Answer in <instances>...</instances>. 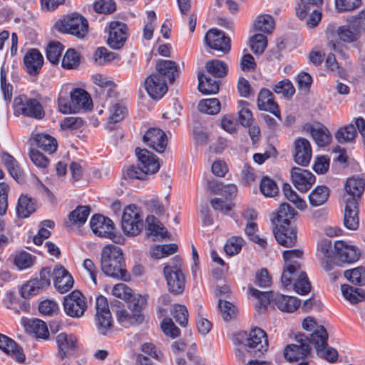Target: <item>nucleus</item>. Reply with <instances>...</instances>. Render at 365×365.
I'll return each instance as SVG.
<instances>
[{
    "mask_svg": "<svg viewBox=\"0 0 365 365\" xmlns=\"http://www.w3.org/2000/svg\"><path fill=\"white\" fill-rule=\"evenodd\" d=\"M303 255L301 250H290L283 252V258L285 262L281 277L284 287L291 285L292 279H295L293 284L295 292L301 295L308 294L311 290V283L305 272L301 270V264L297 260Z\"/></svg>",
    "mask_w": 365,
    "mask_h": 365,
    "instance_id": "obj_1",
    "label": "nucleus"
},
{
    "mask_svg": "<svg viewBox=\"0 0 365 365\" xmlns=\"http://www.w3.org/2000/svg\"><path fill=\"white\" fill-rule=\"evenodd\" d=\"M125 267L123 253L119 247L108 245L103 248L101 268L106 276L123 281H128L130 274Z\"/></svg>",
    "mask_w": 365,
    "mask_h": 365,
    "instance_id": "obj_2",
    "label": "nucleus"
},
{
    "mask_svg": "<svg viewBox=\"0 0 365 365\" xmlns=\"http://www.w3.org/2000/svg\"><path fill=\"white\" fill-rule=\"evenodd\" d=\"M55 27L61 33L68 34L80 39L83 38L88 32V20L76 12L68 14L57 21Z\"/></svg>",
    "mask_w": 365,
    "mask_h": 365,
    "instance_id": "obj_3",
    "label": "nucleus"
},
{
    "mask_svg": "<svg viewBox=\"0 0 365 365\" xmlns=\"http://www.w3.org/2000/svg\"><path fill=\"white\" fill-rule=\"evenodd\" d=\"M164 277L167 282L169 292L181 294L185 286V277L182 269V261L178 257H175L170 262L163 268Z\"/></svg>",
    "mask_w": 365,
    "mask_h": 365,
    "instance_id": "obj_4",
    "label": "nucleus"
},
{
    "mask_svg": "<svg viewBox=\"0 0 365 365\" xmlns=\"http://www.w3.org/2000/svg\"><path fill=\"white\" fill-rule=\"evenodd\" d=\"M14 106L19 114L35 120L44 118L46 112L42 103L36 98L21 95L14 98Z\"/></svg>",
    "mask_w": 365,
    "mask_h": 365,
    "instance_id": "obj_5",
    "label": "nucleus"
},
{
    "mask_svg": "<svg viewBox=\"0 0 365 365\" xmlns=\"http://www.w3.org/2000/svg\"><path fill=\"white\" fill-rule=\"evenodd\" d=\"M143 220L140 208L135 205L125 207L121 218V227L127 236H136L143 228Z\"/></svg>",
    "mask_w": 365,
    "mask_h": 365,
    "instance_id": "obj_6",
    "label": "nucleus"
},
{
    "mask_svg": "<svg viewBox=\"0 0 365 365\" xmlns=\"http://www.w3.org/2000/svg\"><path fill=\"white\" fill-rule=\"evenodd\" d=\"M51 269L50 267H43L39 273V277L31 278L24 284L21 288V295L24 299H29L41 293L51 284Z\"/></svg>",
    "mask_w": 365,
    "mask_h": 365,
    "instance_id": "obj_7",
    "label": "nucleus"
},
{
    "mask_svg": "<svg viewBox=\"0 0 365 365\" xmlns=\"http://www.w3.org/2000/svg\"><path fill=\"white\" fill-rule=\"evenodd\" d=\"M91 228L98 236L111 239L115 243H121L123 239L115 233L113 221L101 215H93L90 221Z\"/></svg>",
    "mask_w": 365,
    "mask_h": 365,
    "instance_id": "obj_8",
    "label": "nucleus"
},
{
    "mask_svg": "<svg viewBox=\"0 0 365 365\" xmlns=\"http://www.w3.org/2000/svg\"><path fill=\"white\" fill-rule=\"evenodd\" d=\"M63 305L65 313L72 318L81 317L88 307L86 297L78 290H73L66 296Z\"/></svg>",
    "mask_w": 365,
    "mask_h": 365,
    "instance_id": "obj_9",
    "label": "nucleus"
},
{
    "mask_svg": "<svg viewBox=\"0 0 365 365\" xmlns=\"http://www.w3.org/2000/svg\"><path fill=\"white\" fill-rule=\"evenodd\" d=\"M295 340L299 344L287 345L284 351V356L290 362L297 361L306 358L311 351L309 338L304 334L296 335Z\"/></svg>",
    "mask_w": 365,
    "mask_h": 365,
    "instance_id": "obj_10",
    "label": "nucleus"
},
{
    "mask_svg": "<svg viewBox=\"0 0 365 365\" xmlns=\"http://www.w3.org/2000/svg\"><path fill=\"white\" fill-rule=\"evenodd\" d=\"M128 28L126 24L113 21L109 23L107 44L113 49L123 48L128 38Z\"/></svg>",
    "mask_w": 365,
    "mask_h": 365,
    "instance_id": "obj_11",
    "label": "nucleus"
},
{
    "mask_svg": "<svg viewBox=\"0 0 365 365\" xmlns=\"http://www.w3.org/2000/svg\"><path fill=\"white\" fill-rule=\"evenodd\" d=\"M96 322L99 331L105 335L111 328L113 319L107 299L100 295L96 299Z\"/></svg>",
    "mask_w": 365,
    "mask_h": 365,
    "instance_id": "obj_12",
    "label": "nucleus"
},
{
    "mask_svg": "<svg viewBox=\"0 0 365 365\" xmlns=\"http://www.w3.org/2000/svg\"><path fill=\"white\" fill-rule=\"evenodd\" d=\"M205 44L212 50L220 51L222 55L231 50V39L225 34L217 29H210L205 36Z\"/></svg>",
    "mask_w": 365,
    "mask_h": 365,
    "instance_id": "obj_13",
    "label": "nucleus"
},
{
    "mask_svg": "<svg viewBox=\"0 0 365 365\" xmlns=\"http://www.w3.org/2000/svg\"><path fill=\"white\" fill-rule=\"evenodd\" d=\"M143 141L158 153H164L168 145L167 135L158 128H150L143 135Z\"/></svg>",
    "mask_w": 365,
    "mask_h": 365,
    "instance_id": "obj_14",
    "label": "nucleus"
},
{
    "mask_svg": "<svg viewBox=\"0 0 365 365\" xmlns=\"http://www.w3.org/2000/svg\"><path fill=\"white\" fill-rule=\"evenodd\" d=\"M246 345L253 350L256 356H260L268 349V340L266 332L259 327H255L249 334Z\"/></svg>",
    "mask_w": 365,
    "mask_h": 365,
    "instance_id": "obj_15",
    "label": "nucleus"
},
{
    "mask_svg": "<svg viewBox=\"0 0 365 365\" xmlns=\"http://www.w3.org/2000/svg\"><path fill=\"white\" fill-rule=\"evenodd\" d=\"M145 89L152 99L160 100L168 91L167 81L159 74L153 73L146 78Z\"/></svg>",
    "mask_w": 365,
    "mask_h": 365,
    "instance_id": "obj_16",
    "label": "nucleus"
},
{
    "mask_svg": "<svg viewBox=\"0 0 365 365\" xmlns=\"http://www.w3.org/2000/svg\"><path fill=\"white\" fill-rule=\"evenodd\" d=\"M58 356L63 360L72 356L77 349V339L73 334L60 333L56 337Z\"/></svg>",
    "mask_w": 365,
    "mask_h": 365,
    "instance_id": "obj_17",
    "label": "nucleus"
},
{
    "mask_svg": "<svg viewBox=\"0 0 365 365\" xmlns=\"http://www.w3.org/2000/svg\"><path fill=\"white\" fill-rule=\"evenodd\" d=\"M136 156L141 163V168L146 171L147 175L157 173L160 169L159 158L153 153L145 148H136Z\"/></svg>",
    "mask_w": 365,
    "mask_h": 365,
    "instance_id": "obj_18",
    "label": "nucleus"
},
{
    "mask_svg": "<svg viewBox=\"0 0 365 365\" xmlns=\"http://www.w3.org/2000/svg\"><path fill=\"white\" fill-rule=\"evenodd\" d=\"M53 275L54 287L59 293H66L73 287V277L63 266L56 265Z\"/></svg>",
    "mask_w": 365,
    "mask_h": 365,
    "instance_id": "obj_19",
    "label": "nucleus"
},
{
    "mask_svg": "<svg viewBox=\"0 0 365 365\" xmlns=\"http://www.w3.org/2000/svg\"><path fill=\"white\" fill-rule=\"evenodd\" d=\"M334 257L342 262L353 263L360 257L359 250L353 245H349L344 241H336L334 244Z\"/></svg>",
    "mask_w": 365,
    "mask_h": 365,
    "instance_id": "obj_20",
    "label": "nucleus"
},
{
    "mask_svg": "<svg viewBox=\"0 0 365 365\" xmlns=\"http://www.w3.org/2000/svg\"><path fill=\"white\" fill-rule=\"evenodd\" d=\"M24 65L29 75H38L43 65V55L38 49L30 48L24 57Z\"/></svg>",
    "mask_w": 365,
    "mask_h": 365,
    "instance_id": "obj_21",
    "label": "nucleus"
},
{
    "mask_svg": "<svg viewBox=\"0 0 365 365\" xmlns=\"http://www.w3.org/2000/svg\"><path fill=\"white\" fill-rule=\"evenodd\" d=\"M294 161L299 165L307 166L312 158V147L308 140L298 138L294 141Z\"/></svg>",
    "mask_w": 365,
    "mask_h": 365,
    "instance_id": "obj_22",
    "label": "nucleus"
},
{
    "mask_svg": "<svg viewBox=\"0 0 365 365\" xmlns=\"http://www.w3.org/2000/svg\"><path fill=\"white\" fill-rule=\"evenodd\" d=\"M304 130L310 133L315 143L319 147H325L331 141V135L328 128L321 123H317L316 125L307 123Z\"/></svg>",
    "mask_w": 365,
    "mask_h": 365,
    "instance_id": "obj_23",
    "label": "nucleus"
},
{
    "mask_svg": "<svg viewBox=\"0 0 365 365\" xmlns=\"http://www.w3.org/2000/svg\"><path fill=\"white\" fill-rule=\"evenodd\" d=\"M70 98L74 113H78L81 109L91 110L93 108V101L89 93L83 88H73L70 93Z\"/></svg>",
    "mask_w": 365,
    "mask_h": 365,
    "instance_id": "obj_24",
    "label": "nucleus"
},
{
    "mask_svg": "<svg viewBox=\"0 0 365 365\" xmlns=\"http://www.w3.org/2000/svg\"><path fill=\"white\" fill-rule=\"evenodd\" d=\"M257 106L260 110L269 111L282 120L277 103L274 101L272 93L267 88H262L257 97Z\"/></svg>",
    "mask_w": 365,
    "mask_h": 365,
    "instance_id": "obj_25",
    "label": "nucleus"
},
{
    "mask_svg": "<svg viewBox=\"0 0 365 365\" xmlns=\"http://www.w3.org/2000/svg\"><path fill=\"white\" fill-rule=\"evenodd\" d=\"M156 74L173 83L178 76L179 70L176 63L171 60L159 59L155 65Z\"/></svg>",
    "mask_w": 365,
    "mask_h": 365,
    "instance_id": "obj_26",
    "label": "nucleus"
},
{
    "mask_svg": "<svg viewBox=\"0 0 365 365\" xmlns=\"http://www.w3.org/2000/svg\"><path fill=\"white\" fill-rule=\"evenodd\" d=\"M0 349L18 362L22 363L25 361L26 357L22 348L13 339L2 334H0Z\"/></svg>",
    "mask_w": 365,
    "mask_h": 365,
    "instance_id": "obj_27",
    "label": "nucleus"
},
{
    "mask_svg": "<svg viewBox=\"0 0 365 365\" xmlns=\"http://www.w3.org/2000/svg\"><path fill=\"white\" fill-rule=\"evenodd\" d=\"M273 232L279 245L289 247L296 244L297 230L294 227L281 223L279 228L274 230Z\"/></svg>",
    "mask_w": 365,
    "mask_h": 365,
    "instance_id": "obj_28",
    "label": "nucleus"
},
{
    "mask_svg": "<svg viewBox=\"0 0 365 365\" xmlns=\"http://www.w3.org/2000/svg\"><path fill=\"white\" fill-rule=\"evenodd\" d=\"M273 302L279 310L284 312H293L300 305V301L297 297L279 293L274 295Z\"/></svg>",
    "mask_w": 365,
    "mask_h": 365,
    "instance_id": "obj_29",
    "label": "nucleus"
},
{
    "mask_svg": "<svg viewBox=\"0 0 365 365\" xmlns=\"http://www.w3.org/2000/svg\"><path fill=\"white\" fill-rule=\"evenodd\" d=\"M343 222L344 226L350 230L358 229L359 226L358 205L345 203Z\"/></svg>",
    "mask_w": 365,
    "mask_h": 365,
    "instance_id": "obj_30",
    "label": "nucleus"
},
{
    "mask_svg": "<svg viewBox=\"0 0 365 365\" xmlns=\"http://www.w3.org/2000/svg\"><path fill=\"white\" fill-rule=\"evenodd\" d=\"M365 189V184H344L342 199L344 203L359 205V201Z\"/></svg>",
    "mask_w": 365,
    "mask_h": 365,
    "instance_id": "obj_31",
    "label": "nucleus"
},
{
    "mask_svg": "<svg viewBox=\"0 0 365 365\" xmlns=\"http://www.w3.org/2000/svg\"><path fill=\"white\" fill-rule=\"evenodd\" d=\"M1 160L13 179L19 182L23 179L24 171L19 166V162L8 153H4Z\"/></svg>",
    "mask_w": 365,
    "mask_h": 365,
    "instance_id": "obj_32",
    "label": "nucleus"
},
{
    "mask_svg": "<svg viewBox=\"0 0 365 365\" xmlns=\"http://www.w3.org/2000/svg\"><path fill=\"white\" fill-rule=\"evenodd\" d=\"M328 333L323 326H318L317 329L311 334V338L309 339V344L314 345L317 352L319 354L324 351L328 346Z\"/></svg>",
    "mask_w": 365,
    "mask_h": 365,
    "instance_id": "obj_33",
    "label": "nucleus"
},
{
    "mask_svg": "<svg viewBox=\"0 0 365 365\" xmlns=\"http://www.w3.org/2000/svg\"><path fill=\"white\" fill-rule=\"evenodd\" d=\"M207 190L210 194L218 195L228 200L236 196L237 188L235 184H207Z\"/></svg>",
    "mask_w": 365,
    "mask_h": 365,
    "instance_id": "obj_34",
    "label": "nucleus"
},
{
    "mask_svg": "<svg viewBox=\"0 0 365 365\" xmlns=\"http://www.w3.org/2000/svg\"><path fill=\"white\" fill-rule=\"evenodd\" d=\"M146 231L148 235H153L155 237L162 239L168 236L167 229L163 226L162 222L154 215H148L145 220Z\"/></svg>",
    "mask_w": 365,
    "mask_h": 365,
    "instance_id": "obj_35",
    "label": "nucleus"
},
{
    "mask_svg": "<svg viewBox=\"0 0 365 365\" xmlns=\"http://www.w3.org/2000/svg\"><path fill=\"white\" fill-rule=\"evenodd\" d=\"M34 143L38 148L49 154L53 153L58 148L56 140L48 134H37Z\"/></svg>",
    "mask_w": 365,
    "mask_h": 365,
    "instance_id": "obj_36",
    "label": "nucleus"
},
{
    "mask_svg": "<svg viewBox=\"0 0 365 365\" xmlns=\"http://www.w3.org/2000/svg\"><path fill=\"white\" fill-rule=\"evenodd\" d=\"M220 81L207 77L202 73L198 74V91L205 95L215 94L219 91Z\"/></svg>",
    "mask_w": 365,
    "mask_h": 365,
    "instance_id": "obj_37",
    "label": "nucleus"
},
{
    "mask_svg": "<svg viewBox=\"0 0 365 365\" xmlns=\"http://www.w3.org/2000/svg\"><path fill=\"white\" fill-rule=\"evenodd\" d=\"M347 25L341 26L337 29V35L341 41L345 43L356 41L360 37L359 30L349 20Z\"/></svg>",
    "mask_w": 365,
    "mask_h": 365,
    "instance_id": "obj_38",
    "label": "nucleus"
},
{
    "mask_svg": "<svg viewBox=\"0 0 365 365\" xmlns=\"http://www.w3.org/2000/svg\"><path fill=\"white\" fill-rule=\"evenodd\" d=\"M36 205L31 197L21 195L18 200L16 206V214L19 217L26 218L34 212Z\"/></svg>",
    "mask_w": 365,
    "mask_h": 365,
    "instance_id": "obj_39",
    "label": "nucleus"
},
{
    "mask_svg": "<svg viewBox=\"0 0 365 365\" xmlns=\"http://www.w3.org/2000/svg\"><path fill=\"white\" fill-rule=\"evenodd\" d=\"M341 290L344 297L351 304H356L365 300V292L361 288L342 284Z\"/></svg>",
    "mask_w": 365,
    "mask_h": 365,
    "instance_id": "obj_40",
    "label": "nucleus"
},
{
    "mask_svg": "<svg viewBox=\"0 0 365 365\" xmlns=\"http://www.w3.org/2000/svg\"><path fill=\"white\" fill-rule=\"evenodd\" d=\"M334 135L339 143H351L354 140L357 135L356 128L352 123H349L339 128Z\"/></svg>",
    "mask_w": 365,
    "mask_h": 365,
    "instance_id": "obj_41",
    "label": "nucleus"
},
{
    "mask_svg": "<svg viewBox=\"0 0 365 365\" xmlns=\"http://www.w3.org/2000/svg\"><path fill=\"white\" fill-rule=\"evenodd\" d=\"M205 68L210 74L216 78H223L228 73L227 64L218 59L208 61L205 63Z\"/></svg>",
    "mask_w": 365,
    "mask_h": 365,
    "instance_id": "obj_42",
    "label": "nucleus"
},
{
    "mask_svg": "<svg viewBox=\"0 0 365 365\" xmlns=\"http://www.w3.org/2000/svg\"><path fill=\"white\" fill-rule=\"evenodd\" d=\"M329 196V189L325 185H317L309 194V203L313 206L323 205Z\"/></svg>",
    "mask_w": 365,
    "mask_h": 365,
    "instance_id": "obj_43",
    "label": "nucleus"
},
{
    "mask_svg": "<svg viewBox=\"0 0 365 365\" xmlns=\"http://www.w3.org/2000/svg\"><path fill=\"white\" fill-rule=\"evenodd\" d=\"M26 331L38 338L47 339L49 332L46 324L41 319H33L26 326Z\"/></svg>",
    "mask_w": 365,
    "mask_h": 365,
    "instance_id": "obj_44",
    "label": "nucleus"
},
{
    "mask_svg": "<svg viewBox=\"0 0 365 365\" xmlns=\"http://www.w3.org/2000/svg\"><path fill=\"white\" fill-rule=\"evenodd\" d=\"M115 314L118 322L125 327L141 324L144 319L143 314H130L125 309L116 310Z\"/></svg>",
    "mask_w": 365,
    "mask_h": 365,
    "instance_id": "obj_45",
    "label": "nucleus"
},
{
    "mask_svg": "<svg viewBox=\"0 0 365 365\" xmlns=\"http://www.w3.org/2000/svg\"><path fill=\"white\" fill-rule=\"evenodd\" d=\"M255 31L271 34L274 28V21L269 14L259 15L253 24Z\"/></svg>",
    "mask_w": 365,
    "mask_h": 365,
    "instance_id": "obj_46",
    "label": "nucleus"
},
{
    "mask_svg": "<svg viewBox=\"0 0 365 365\" xmlns=\"http://www.w3.org/2000/svg\"><path fill=\"white\" fill-rule=\"evenodd\" d=\"M323 0H300L295 7L297 16L302 20L306 18L312 9L319 7Z\"/></svg>",
    "mask_w": 365,
    "mask_h": 365,
    "instance_id": "obj_47",
    "label": "nucleus"
},
{
    "mask_svg": "<svg viewBox=\"0 0 365 365\" xmlns=\"http://www.w3.org/2000/svg\"><path fill=\"white\" fill-rule=\"evenodd\" d=\"M197 108L201 113L216 115L220 111L221 104L216 98L203 99L199 102Z\"/></svg>",
    "mask_w": 365,
    "mask_h": 365,
    "instance_id": "obj_48",
    "label": "nucleus"
},
{
    "mask_svg": "<svg viewBox=\"0 0 365 365\" xmlns=\"http://www.w3.org/2000/svg\"><path fill=\"white\" fill-rule=\"evenodd\" d=\"M127 113L128 110L125 106L120 103H115L110 108V115L108 119L109 130H114L115 127L112 125L123 120Z\"/></svg>",
    "mask_w": 365,
    "mask_h": 365,
    "instance_id": "obj_49",
    "label": "nucleus"
},
{
    "mask_svg": "<svg viewBox=\"0 0 365 365\" xmlns=\"http://www.w3.org/2000/svg\"><path fill=\"white\" fill-rule=\"evenodd\" d=\"M63 48V46L60 42L51 41L46 50L47 60L53 65L58 64Z\"/></svg>",
    "mask_w": 365,
    "mask_h": 365,
    "instance_id": "obj_50",
    "label": "nucleus"
},
{
    "mask_svg": "<svg viewBox=\"0 0 365 365\" xmlns=\"http://www.w3.org/2000/svg\"><path fill=\"white\" fill-rule=\"evenodd\" d=\"M249 294L258 299V308H265L273 302L274 294L272 292H261L254 287H249Z\"/></svg>",
    "mask_w": 365,
    "mask_h": 365,
    "instance_id": "obj_51",
    "label": "nucleus"
},
{
    "mask_svg": "<svg viewBox=\"0 0 365 365\" xmlns=\"http://www.w3.org/2000/svg\"><path fill=\"white\" fill-rule=\"evenodd\" d=\"M81 61L79 53L74 48H68L63 56L61 66L65 69L76 68Z\"/></svg>",
    "mask_w": 365,
    "mask_h": 365,
    "instance_id": "obj_52",
    "label": "nucleus"
},
{
    "mask_svg": "<svg viewBox=\"0 0 365 365\" xmlns=\"http://www.w3.org/2000/svg\"><path fill=\"white\" fill-rule=\"evenodd\" d=\"M249 44L251 51L255 55H260L264 53L267 46V38L262 34H256L250 37Z\"/></svg>",
    "mask_w": 365,
    "mask_h": 365,
    "instance_id": "obj_53",
    "label": "nucleus"
},
{
    "mask_svg": "<svg viewBox=\"0 0 365 365\" xmlns=\"http://www.w3.org/2000/svg\"><path fill=\"white\" fill-rule=\"evenodd\" d=\"M292 182H315L316 177L309 171L298 167L291 170Z\"/></svg>",
    "mask_w": 365,
    "mask_h": 365,
    "instance_id": "obj_54",
    "label": "nucleus"
},
{
    "mask_svg": "<svg viewBox=\"0 0 365 365\" xmlns=\"http://www.w3.org/2000/svg\"><path fill=\"white\" fill-rule=\"evenodd\" d=\"M282 191L284 197L298 209L302 210L307 207L306 202L297 194L290 184H283Z\"/></svg>",
    "mask_w": 365,
    "mask_h": 365,
    "instance_id": "obj_55",
    "label": "nucleus"
},
{
    "mask_svg": "<svg viewBox=\"0 0 365 365\" xmlns=\"http://www.w3.org/2000/svg\"><path fill=\"white\" fill-rule=\"evenodd\" d=\"M218 307L225 321L228 322L236 317L238 309L237 307L231 302L219 299Z\"/></svg>",
    "mask_w": 365,
    "mask_h": 365,
    "instance_id": "obj_56",
    "label": "nucleus"
},
{
    "mask_svg": "<svg viewBox=\"0 0 365 365\" xmlns=\"http://www.w3.org/2000/svg\"><path fill=\"white\" fill-rule=\"evenodd\" d=\"M89 206H78L69 215V220L75 225H83L90 214Z\"/></svg>",
    "mask_w": 365,
    "mask_h": 365,
    "instance_id": "obj_57",
    "label": "nucleus"
},
{
    "mask_svg": "<svg viewBox=\"0 0 365 365\" xmlns=\"http://www.w3.org/2000/svg\"><path fill=\"white\" fill-rule=\"evenodd\" d=\"M344 276L353 284L360 286L365 284V269L362 267L346 270Z\"/></svg>",
    "mask_w": 365,
    "mask_h": 365,
    "instance_id": "obj_58",
    "label": "nucleus"
},
{
    "mask_svg": "<svg viewBox=\"0 0 365 365\" xmlns=\"http://www.w3.org/2000/svg\"><path fill=\"white\" fill-rule=\"evenodd\" d=\"M296 211L293 207L290 206L288 203H282L279 206L278 212H277V221L279 223L285 224L287 226L290 225V220L294 218L296 215Z\"/></svg>",
    "mask_w": 365,
    "mask_h": 365,
    "instance_id": "obj_59",
    "label": "nucleus"
},
{
    "mask_svg": "<svg viewBox=\"0 0 365 365\" xmlns=\"http://www.w3.org/2000/svg\"><path fill=\"white\" fill-rule=\"evenodd\" d=\"M239 106L241 109L238 112V121L244 127H248L250 125L253 120L252 113L247 108L250 103L247 101L240 100L238 101Z\"/></svg>",
    "mask_w": 365,
    "mask_h": 365,
    "instance_id": "obj_60",
    "label": "nucleus"
},
{
    "mask_svg": "<svg viewBox=\"0 0 365 365\" xmlns=\"http://www.w3.org/2000/svg\"><path fill=\"white\" fill-rule=\"evenodd\" d=\"M93 9L99 14H110L116 9L114 0H97L93 3Z\"/></svg>",
    "mask_w": 365,
    "mask_h": 365,
    "instance_id": "obj_61",
    "label": "nucleus"
},
{
    "mask_svg": "<svg viewBox=\"0 0 365 365\" xmlns=\"http://www.w3.org/2000/svg\"><path fill=\"white\" fill-rule=\"evenodd\" d=\"M30 158L33 163L38 168H41L46 173V170L49 165V159L39 150L31 149L30 150Z\"/></svg>",
    "mask_w": 365,
    "mask_h": 365,
    "instance_id": "obj_62",
    "label": "nucleus"
},
{
    "mask_svg": "<svg viewBox=\"0 0 365 365\" xmlns=\"http://www.w3.org/2000/svg\"><path fill=\"white\" fill-rule=\"evenodd\" d=\"M34 259L35 257L31 254L23 251L15 256L14 263L20 269H25L34 264Z\"/></svg>",
    "mask_w": 365,
    "mask_h": 365,
    "instance_id": "obj_63",
    "label": "nucleus"
},
{
    "mask_svg": "<svg viewBox=\"0 0 365 365\" xmlns=\"http://www.w3.org/2000/svg\"><path fill=\"white\" fill-rule=\"evenodd\" d=\"M273 91L278 94H282L285 97H292L295 93V88L289 79H284L278 82Z\"/></svg>",
    "mask_w": 365,
    "mask_h": 365,
    "instance_id": "obj_64",
    "label": "nucleus"
}]
</instances>
